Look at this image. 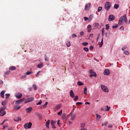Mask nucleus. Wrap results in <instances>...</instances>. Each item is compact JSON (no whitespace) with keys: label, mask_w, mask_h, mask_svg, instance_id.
<instances>
[{"label":"nucleus","mask_w":130,"mask_h":130,"mask_svg":"<svg viewBox=\"0 0 130 130\" xmlns=\"http://www.w3.org/2000/svg\"><path fill=\"white\" fill-rule=\"evenodd\" d=\"M32 87L34 88V90H36L38 89L37 85L36 84H33Z\"/></svg>","instance_id":"bb28decb"},{"label":"nucleus","mask_w":130,"mask_h":130,"mask_svg":"<svg viewBox=\"0 0 130 130\" xmlns=\"http://www.w3.org/2000/svg\"><path fill=\"white\" fill-rule=\"evenodd\" d=\"M67 47H70V46H71V42H68L67 43Z\"/></svg>","instance_id":"79ce46f5"},{"label":"nucleus","mask_w":130,"mask_h":130,"mask_svg":"<svg viewBox=\"0 0 130 130\" xmlns=\"http://www.w3.org/2000/svg\"><path fill=\"white\" fill-rule=\"evenodd\" d=\"M5 96H6V98H9L10 97V94L6 93Z\"/></svg>","instance_id":"de8ad7c7"},{"label":"nucleus","mask_w":130,"mask_h":130,"mask_svg":"<svg viewBox=\"0 0 130 130\" xmlns=\"http://www.w3.org/2000/svg\"><path fill=\"white\" fill-rule=\"evenodd\" d=\"M38 115L39 119L40 120L42 119V115H41V114H38Z\"/></svg>","instance_id":"473e14b6"},{"label":"nucleus","mask_w":130,"mask_h":130,"mask_svg":"<svg viewBox=\"0 0 130 130\" xmlns=\"http://www.w3.org/2000/svg\"><path fill=\"white\" fill-rule=\"evenodd\" d=\"M111 7V3H110V2H107L106 3L105 5V9H106L107 11H109Z\"/></svg>","instance_id":"f03ea898"},{"label":"nucleus","mask_w":130,"mask_h":130,"mask_svg":"<svg viewBox=\"0 0 130 130\" xmlns=\"http://www.w3.org/2000/svg\"><path fill=\"white\" fill-rule=\"evenodd\" d=\"M76 114L70 113L69 115L67 116V118H70V117L71 116V120H74V119L76 118Z\"/></svg>","instance_id":"423d86ee"},{"label":"nucleus","mask_w":130,"mask_h":130,"mask_svg":"<svg viewBox=\"0 0 130 130\" xmlns=\"http://www.w3.org/2000/svg\"><path fill=\"white\" fill-rule=\"evenodd\" d=\"M117 27H118V26L117 25V24H116L115 25H114L112 26L113 29H116V28H117Z\"/></svg>","instance_id":"a18cd8bd"},{"label":"nucleus","mask_w":130,"mask_h":130,"mask_svg":"<svg viewBox=\"0 0 130 130\" xmlns=\"http://www.w3.org/2000/svg\"><path fill=\"white\" fill-rule=\"evenodd\" d=\"M5 93H6V90H2L1 92V96L2 98H5Z\"/></svg>","instance_id":"2eb2a0df"},{"label":"nucleus","mask_w":130,"mask_h":130,"mask_svg":"<svg viewBox=\"0 0 130 130\" xmlns=\"http://www.w3.org/2000/svg\"><path fill=\"white\" fill-rule=\"evenodd\" d=\"M84 93L85 95H87V87H85L84 89Z\"/></svg>","instance_id":"2f4dec72"},{"label":"nucleus","mask_w":130,"mask_h":130,"mask_svg":"<svg viewBox=\"0 0 130 130\" xmlns=\"http://www.w3.org/2000/svg\"><path fill=\"white\" fill-rule=\"evenodd\" d=\"M57 114L59 115V116H60L61 115V114H62V110H61L60 112H59Z\"/></svg>","instance_id":"49530a36"},{"label":"nucleus","mask_w":130,"mask_h":130,"mask_svg":"<svg viewBox=\"0 0 130 130\" xmlns=\"http://www.w3.org/2000/svg\"><path fill=\"white\" fill-rule=\"evenodd\" d=\"M45 61H48V58H47L46 55L45 56Z\"/></svg>","instance_id":"8fccbe9b"},{"label":"nucleus","mask_w":130,"mask_h":130,"mask_svg":"<svg viewBox=\"0 0 130 130\" xmlns=\"http://www.w3.org/2000/svg\"><path fill=\"white\" fill-rule=\"evenodd\" d=\"M98 26H99V23H95L94 27H98Z\"/></svg>","instance_id":"4d7b16f0"},{"label":"nucleus","mask_w":130,"mask_h":130,"mask_svg":"<svg viewBox=\"0 0 130 130\" xmlns=\"http://www.w3.org/2000/svg\"><path fill=\"white\" fill-rule=\"evenodd\" d=\"M91 6V3H88L87 5L85 6V10L87 11V10H89L90 9V7Z\"/></svg>","instance_id":"dca6fc26"},{"label":"nucleus","mask_w":130,"mask_h":130,"mask_svg":"<svg viewBox=\"0 0 130 130\" xmlns=\"http://www.w3.org/2000/svg\"><path fill=\"white\" fill-rule=\"evenodd\" d=\"M75 37H77V35H76V34H73L72 35V38H75Z\"/></svg>","instance_id":"603ef678"},{"label":"nucleus","mask_w":130,"mask_h":130,"mask_svg":"<svg viewBox=\"0 0 130 130\" xmlns=\"http://www.w3.org/2000/svg\"><path fill=\"white\" fill-rule=\"evenodd\" d=\"M47 104H48V102H46L43 106V108H46V106H47Z\"/></svg>","instance_id":"c9c22d12"},{"label":"nucleus","mask_w":130,"mask_h":130,"mask_svg":"<svg viewBox=\"0 0 130 130\" xmlns=\"http://www.w3.org/2000/svg\"><path fill=\"white\" fill-rule=\"evenodd\" d=\"M20 108H21V106H17V107H14V109L15 110H19V109H20Z\"/></svg>","instance_id":"72a5a7b5"},{"label":"nucleus","mask_w":130,"mask_h":130,"mask_svg":"<svg viewBox=\"0 0 130 130\" xmlns=\"http://www.w3.org/2000/svg\"><path fill=\"white\" fill-rule=\"evenodd\" d=\"M22 96L23 94H22L20 92H18L15 95V97H16V98H22Z\"/></svg>","instance_id":"ddd939ff"},{"label":"nucleus","mask_w":130,"mask_h":130,"mask_svg":"<svg viewBox=\"0 0 130 130\" xmlns=\"http://www.w3.org/2000/svg\"><path fill=\"white\" fill-rule=\"evenodd\" d=\"M76 104L77 106H79V105H82V104H83V103H82V102H77V103H76Z\"/></svg>","instance_id":"e433bc0d"},{"label":"nucleus","mask_w":130,"mask_h":130,"mask_svg":"<svg viewBox=\"0 0 130 130\" xmlns=\"http://www.w3.org/2000/svg\"><path fill=\"white\" fill-rule=\"evenodd\" d=\"M89 74L90 78H92V77H96L97 76V75H96V73H95L93 70H89Z\"/></svg>","instance_id":"0eeeda50"},{"label":"nucleus","mask_w":130,"mask_h":130,"mask_svg":"<svg viewBox=\"0 0 130 130\" xmlns=\"http://www.w3.org/2000/svg\"><path fill=\"white\" fill-rule=\"evenodd\" d=\"M80 34L81 36H83L84 35V31H81Z\"/></svg>","instance_id":"bf43d9fd"},{"label":"nucleus","mask_w":130,"mask_h":130,"mask_svg":"<svg viewBox=\"0 0 130 130\" xmlns=\"http://www.w3.org/2000/svg\"><path fill=\"white\" fill-rule=\"evenodd\" d=\"M70 95L72 98H74L75 97V93H74V91H73V90H70Z\"/></svg>","instance_id":"4468645a"},{"label":"nucleus","mask_w":130,"mask_h":130,"mask_svg":"<svg viewBox=\"0 0 130 130\" xmlns=\"http://www.w3.org/2000/svg\"><path fill=\"white\" fill-rule=\"evenodd\" d=\"M101 89L103 90V91H104V92H106L107 93H108L109 90L108 88L104 85H101Z\"/></svg>","instance_id":"39448f33"},{"label":"nucleus","mask_w":130,"mask_h":130,"mask_svg":"<svg viewBox=\"0 0 130 130\" xmlns=\"http://www.w3.org/2000/svg\"><path fill=\"white\" fill-rule=\"evenodd\" d=\"M78 100V98H74V101L76 102Z\"/></svg>","instance_id":"338daca9"},{"label":"nucleus","mask_w":130,"mask_h":130,"mask_svg":"<svg viewBox=\"0 0 130 130\" xmlns=\"http://www.w3.org/2000/svg\"><path fill=\"white\" fill-rule=\"evenodd\" d=\"M7 103H8V100H5V101L2 102V105H3V106H5L7 105Z\"/></svg>","instance_id":"4be33fe9"},{"label":"nucleus","mask_w":130,"mask_h":130,"mask_svg":"<svg viewBox=\"0 0 130 130\" xmlns=\"http://www.w3.org/2000/svg\"><path fill=\"white\" fill-rule=\"evenodd\" d=\"M61 106H62L61 104L57 105L53 108L54 111L55 112L57 111V110H59V109H60V108H61Z\"/></svg>","instance_id":"20e7f679"},{"label":"nucleus","mask_w":130,"mask_h":130,"mask_svg":"<svg viewBox=\"0 0 130 130\" xmlns=\"http://www.w3.org/2000/svg\"><path fill=\"white\" fill-rule=\"evenodd\" d=\"M42 103V101L40 100L37 104V105H41Z\"/></svg>","instance_id":"a19ab883"},{"label":"nucleus","mask_w":130,"mask_h":130,"mask_svg":"<svg viewBox=\"0 0 130 130\" xmlns=\"http://www.w3.org/2000/svg\"><path fill=\"white\" fill-rule=\"evenodd\" d=\"M32 126V123L29 122V123H26L24 125V127L25 129H28L29 128H31Z\"/></svg>","instance_id":"7ed1b4c3"},{"label":"nucleus","mask_w":130,"mask_h":130,"mask_svg":"<svg viewBox=\"0 0 130 130\" xmlns=\"http://www.w3.org/2000/svg\"><path fill=\"white\" fill-rule=\"evenodd\" d=\"M102 10V7H99L98 8V12L99 13Z\"/></svg>","instance_id":"4c0bfd02"},{"label":"nucleus","mask_w":130,"mask_h":130,"mask_svg":"<svg viewBox=\"0 0 130 130\" xmlns=\"http://www.w3.org/2000/svg\"><path fill=\"white\" fill-rule=\"evenodd\" d=\"M81 127H85V126H86V124H85V123H82L80 125Z\"/></svg>","instance_id":"f704fd0d"},{"label":"nucleus","mask_w":130,"mask_h":130,"mask_svg":"<svg viewBox=\"0 0 130 130\" xmlns=\"http://www.w3.org/2000/svg\"><path fill=\"white\" fill-rule=\"evenodd\" d=\"M34 100V98H28L26 99L24 102L25 104L29 103V102H32Z\"/></svg>","instance_id":"9b49d317"},{"label":"nucleus","mask_w":130,"mask_h":130,"mask_svg":"<svg viewBox=\"0 0 130 130\" xmlns=\"http://www.w3.org/2000/svg\"><path fill=\"white\" fill-rule=\"evenodd\" d=\"M108 124V122H105V123H104V124H102V125L103 126V125H107V124Z\"/></svg>","instance_id":"e2e57ef3"},{"label":"nucleus","mask_w":130,"mask_h":130,"mask_svg":"<svg viewBox=\"0 0 130 130\" xmlns=\"http://www.w3.org/2000/svg\"><path fill=\"white\" fill-rule=\"evenodd\" d=\"M25 78H26V75H23V76H21V79H24Z\"/></svg>","instance_id":"69168bd1"},{"label":"nucleus","mask_w":130,"mask_h":130,"mask_svg":"<svg viewBox=\"0 0 130 130\" xmlns=\"http://www.w3.org/2000/svg\"><path fill=\"white\" fill-rule=\"evenodd\" d=\"M31 74H32V72H28L26 73V75L28 76L29 75H31Z\"/></svg>","instance_id":"3c124183"},{"label":"nucleus","mask_w":130,"mask_h":130,"mask_svg":"<svg viewBox=\"0 0 130 130\" xmlns=\"http://www.w3.org/2000/svg\"><path fill=\"white\" fill-rule=\"evenodd\" d=\"M93 48H94V47H93V46H90L89 47V49L90 50H92L93 49Z\"/></svg>","instance_id":"052dcab7"},{"label":"nucleus","mask_w":130,"mask_h":130,"mask_svg":"<svg viewBox=\"0 0 130 130\" xmlns=\"http://www.w3.org/2000/svg\"><path fill=\"white\" fill-rule=\"evenodd\" d=\"M83 50H84V51H89V48L87 47H84L83 48Z\"/></svg>","instance_id":"58836bf2"},{"label":"nucleus","mask_w":130,"mask_h":130,"mask_svg":"<svg viewBox=\"0 0 130 130\" xmlns=\"http://www.w3.org/2000/svg\"><path fill=\"white\" fill-rule=\"evenodd\" d=\"M103 46V38L102 39L101 43L99 45L100 47H102Z\"/></svg>","instance_id":"cd10ccee"},{"label":"nucleus","mask_w":130,"mask_h":130,"mask_svg":"<svg viewBox=\"0 0 130 130\" xmlns=\"http://www.w3.org/2000/svg\"><path fill=\"white\" fill-rule=\"evenodd\" d=\"M10 73H11V71H7L6 72H5V74L8 75H10Z\"/></svg>","instance_id":"864d4df0"},{"label":"nucleus","mask_w":130,"mask_h":130,"mask_svg":"<svg viewBox=\"0 0 130 130\" xmlns=\"http://www.w3.org/2000/svg\"><path fill=\"white\" fill-rule=\"evenodd\" d=\"M9 70H10V71H16V70H17V68L15 66H12L9 68Z\"/></svg>","instance_id":"a211bd4d"},{"label":"nucleus","mask_w":130,"mask_h":130,"mask_svg":"<svg viewBox=\"0 0 130 130\" xmlns=\"http://www.w3.org/2000/svg\"><path fill=\"white\" fill-rule=\"evenodd\" d=\"M110 109V107H109L108 106H106V111H109Z\"/></svg>","instance_id":"7c9ffc66"},{"label":"nucleus","mask_w":130,"mask_h":130,"mask_svg":"<svg viewBox=\"0 0 130 130\" xmlns=\"http://www.w3.org/2000/svg\"><path fill=\"white\" fill-rule=\"evenodd\" d=\"M87 44H88V43H87V42H83V43H82V45H83V46H87Z\"/></svg>","instance_id":"ea45409f"},{"label":"nucleus","mask_w":130,"mask_h":130,"mask_svg":"<svg viewBox=\"0 0 130 130\" xmlns=\"http://www.w3.org/2000/svg\"><path fill=\"white\" fill-rule=\"evenodd\" d=\"M59 121H60V120H58L57 122V124L58 125V126H60V125H61L60 123H59Z\"/></svg>","instance_id":"6e6d98bb"},{"label":"nucleus","mask_w":130,"mask_h":130,"mask_svg":"<svg viewBox=\"0 0 130 130\" xmlns=\"http://www.w3.org/2000/svg\"><path fill=\"white\" fill-rule=\"evenodd\" d=\"M109 29V24L106 25V30H108Z\"/></svg>","instance_id":"37998d69"},{"label":"nucleus","mask_w":130,"mask_h":130,"mask_svg":"<svg viewBox=\"0 0 130 130\" xmlns=\"http://www.w3.org/2000/svg\"><path fill=\"white\" fill-rule=\"evenodd\" d=\"M115 19V16H114V15H111L109 16L108 21L109 22H111V21H114Z\"/></svg>","instance_id":"1a4fd4ad"},{"label":"nucleus","mask_w":130,"mask_h":130,"mask_svg":"<svg viewBox=\"0 0 130 130\" xmlns=\"http://www.w3.org/2000/svg\"><path fill=\"white\" fill-rule=\"evenodd\" d=\"M24 101H25V99H21L20 100H17L16 101L15 104L16 105L21 104V103L24 102Z\"/></svg>","instance_id":"9d476101"},{"label":"nucleus","mask_w":130,"mask_h":130,"mask_svg":"<svg viewBox=\"0 0 130 130\" xmlns=\"http://www.w3.org/2000/svg\"><path fill=\"white\" fill-rule=\"evenodd\" d=\"M42 67H43V63L37 65V68H38V69H41Z\"/></svg>","instance_id":"393cba45"},{"label":"nucleus","mask_w":130,"mask_h":130,"mask_svg":"<svg viewBox=\"0 0 130 130\" xmlns=\"http://www.w3.org/2000/svg\"><path fill=\"white\" fill-rule=\"evenodd\" d=\"M104 75L105 76H109V75H110V72L109 71V70L106 69L104 71Z\"/></svg>","instance_id":"f8f14e48"},{"label":"nucleus","mask_w":130,"mask_h":130,"mask_svg":"<svg viewBox=\"0 0 130 130\" xmlns=\"http://www.w3.org/2000/svg\"><path fill=\"white\" fill-rule=\"evenodd\" d=\"M120 30H123H123H124V28L123 27V26H121L120 27Z\"/></svg>","instance_id":"13d9d810"},{"label":"nucleus","mask_w":130,"mask_h":130,"mask_svg":"<svg viewBox=\"0 0 130 130\" xmlns=\"http://www.w3.org/2000/svg\"><path fill=\"white\" fill-rule=\"evenodd\" d=\"M96 120H100V118H101V116H100L99 114H96Z\"/></svg>","instance_id":"b1692460"},{"label":"nucleus","mask_w":130,"mask_h":130,"mask_svg":"<svg viewBox=\"0 0 130 130\" xmlns=\"http://www.w3.org/2000/svg\"><path fill=\"white\" fill-rule=\"evenodd\" d=\"M6 108L7 107H3L0 109V110H3L4 111H5V109H6Z\"/></svg>","instance_id":"c03bdc74"},{"label":"nucleus","mask_w":130,"mask_h":130,"mask_svg":"<svg viewBox=\"0 0 130 130\" xmlns=\"http://www.w3.org/2000/svg\"><path fill=\"white\" fill-rule=\"evenodd\" d=\"M77 85H78V86H82L84 85V83H82L81 81H78L77 82Z\"/></svg>","instance_id":"a878e982"},{"label":"nucleus","mask_w":130,"mask_h":130,"mask_svg":"<svg viewBox=\"0 0 130 130\" xmlns=\"http://www.w3.org/2000/svg\"><path fill=\"white\" fill-rule=\"evenodd\" d=\"M32 107H29L26 109V113H30L31 111H32Z\"/></svg>","instance_id":"f3484780"},{"label":"nucleus","mask_w":130,"mask_h":130,"mask_svg":"<svg viewBox=\"0 0 130 130\" xmlns=\"http://www.w3.org/2000/svg\"><path fill=\"white\" fill-rule=\"evenodd\" d=\"M50 124V120H48L46 122V126L48 128H49V124Z\"/></svg>","instance_id":"aec40b11"},{"label":"nucleus","mask_w":130,"mask_h":130,"mask_svg":"<svg viewBox=\"0 0 130 130\" xmlns=\"http://www.w3.org/2000/svg\"><path fill=\"white\" fill-rule=\"evenodd\" d=\"M28 90L29 91H32V87H29Z\"/></svg>","instance_id":"774afa93"},{"label":"nucleus","mask_w":130,"mask_h":130,"mask_svg":"<svg viewBox=\"0 0 130 130\" xmlns=\"http://www.w3.org/2000/svg\"><path fill=\"white\" fill-rule=\"evenodd\" d=\"M123 53H124V54H126V55H128V54H129V52L126 50H124L123 51Z\"/></svg>","instance_id":"c85d7f7f"},{"label":"nucleus","mask_w":130,"mask_h":130,"mask_svg":"<svg viewBox=\"0 0 130 130\" xmlns=\"http://www.w3.org/2000/svg\"><path fill=\"white\" fill-rule=\"evenodd\" d=\"M6 114V111L0 110V116H4Z\"/></svg>","instance_id":"6ab92c4d"},{"label":"nucleus","mask_w":130,"mask_h":130,"mask_svg":"<svg viewBox=\"0 0 130 130\" xmlns=\"http://www.w3.org/2000/svg\"><path fill=\"white\" fill-rule=\"evenodd\" d=\"M122 22H125V23H127V18H126V15H124L122 17H121L119 18L118 24H120V25H122Z\"/></svg>","instance_id":"f257e3e1"},{"label":"nucleus","mask_w":130,"mask_h":130,"mask_svg":"<svg viewBox=\"0 0 130 130\" xmlns=\"http://www.w3.org/2000/svg\"><path fill=\"white\" fill-rule=\"evenodd\" d=\"M114 8L115 9H117L118 8H119V5H118V4H115V5L114 6Z\"/></svg>","instance_id":"c756f323"},{"label":"nucleus","mask_w":130,"mask_h":130,"mask_svg":"<svg viewBox=\"0 0 130 130\" xmlns=\"http://www.w3.org/2000/svg\"><path fill=\"white\" fill-rule=\"evenodd\" d=\"M89 19V18L87 17H84V21H88V19Z\"/></svg>","instance_id":"5fc2aeb1"},{"label":"nucleus","mask_w":130,"mask_h":130,"mask_svg":"<svg viewBox=\"0 0 130 130\" xmlns=\"http://www.w3.org/2000/svg\"><path fill=\"white\" fill-rule=\"evenodd\" d=\"M55 123H56V120H51V125L53 128H56Z\"/></svg>","instance_id":"6e6552de"},{"label":"nucleus","mask_w":130,"mask_h":130,"mask_svg":"<svg viewBox=\"0 0 130 130\" xmlns=\"http://www.w3.org/2000/svg\"><path fill=\"white\" fill-rule=\"evenodd\" d=\"M14 120V121H19V120H21V118H20V117H15Z\"/></svg>","instance_id":"5701e85b"},{"label":"nucleus","mask_w":130,"mask_h":130,"mask_svg":"<svg viewBox=\"0 0 130 130\" xmlns=\"http://www.w3.org/2000/svg\"><path fill=\"white\" fill-rule=\"evenodd\" d=\"M93 18H94V15H93V14L90 15L89 16V18H88L89 22H91V21H92V20L93 19Z\"/></svg>","instance_id":"412c9836"},{"label":"nucleus","mask_w":130,"mask_h":130,"mask_svg":"<svg viewBox=\"0 0 130 130\" xmlns=\"http://www.w3.org/2000/svg\"><path fill=\"white\" fill-rule=\"evenodd\" d=\"M87 29H92V25H91V24H89L87 26Z\"/></svg>","instance_id":"09e8293b"},{"label":"nucleus","mask_w":130,"mask_h":130,"mask_svg":"<svg viewBox=\"0 0 130 130\" xmlns=\"http://www.w3.org/2000/svg\"><path fill=\"white\" fill-rule=\"evenodd\" d=\"M91 31H92V28H89L88 29V30H87V32L88 33H90V32H91Z\"/></svg>","instance_id":"680f3d73"},{"label":"nucleus","mask_w":130,"mask_h":130,"mask_svg":"<svg viewBox=\"0 0 130 130\" xmlns=\"http://www.w3.org/2000/svg\"><path fill=\"white\" fill-rule=\"evenodd\" d=\"M6 127H8V125H4V126H3V129H5Z\"/></svg>","instance_id":"0e129e2a"}]
</instances>
